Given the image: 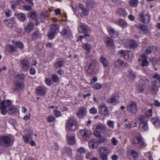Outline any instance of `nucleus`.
Segmentation results:
<instances>
[{
    "mask_svg": "<svg viewBox=\"0 0 160 160\" xmlns=\"http://www.w3.org/2000/svg\"><path fill=\"white\" fill-rule=\"evenodd\" d=\"M132 142L139 148L146 147L147 144L141 135H138L134 137L132 139Z\"/></svg>",
    "mask_w": 160,
    "mask_h": 160,
    "instance_id": "obj_1",
    "label": "nucleus"
},
{
    "mask_svg": "<svg viewBox=\"0 0 160 160\" xmlns=\"http://www.w3.org/2000/svg\"><path fill=\"white\" fill-rule=\"evenodd\" d=\"M65 127L67 131H76L78 128V123L75 120L69 118L67 121Z\"/></svg>",
    "mask_w": 160,
    "mask_h": 160,
    "instance_id": "obj_2",
    "label": "nucleus"
},
{
    "mask_svg": "<svg viewBox=\"0 0 160 160\" xmlns=\"http://www.w3.org/2000/svg\"><path fill=\"white\" fill-rule=\"evenodd\" d=\"M138 119L140 122L139 127L140 130L143 132L148 130V128L147 118L145 116H141L138 118Z\"/></svg>",
    "mask_w": 160,
    "mask_h": 160,
    "instance_id": "obj_3",
    "label": "nucleus"
},
{
    "mask_svg": "<svg viewBox=\"0 0 160 160\" xmlns=\"http://www.w3.org/2000/svg\"><path fill=\"white\" fill-rule=\"evenodd\" d=\"M11 138L6 136H0V145L4 147H9L11 144Z\"/></svg>",
    "mask_w": 160,
    "mask_h": 160,
    "instance_id": "obj_4",
    "label": "nucleus"
},
{
    "mask_svg": "<svg viewBox=\"0 0 160 160\" xmlns=\"http://www.w3.org/2000/svg\"><path fill=\"white\" fill-rule=\"evenodd\" d=\"M138 18L140 21L145 23H148L150 20V15L145 12H140L139 14Z\"/></svg>",
    "mask_w": 160,
    "mask_h": 160,
    "instance_id": "obj_5",
    "label": "nucleus"
},
{
    "mask_svg": "<svg viewBox=\"0 0 160 160\" xmlns=\"http://www.w3.org/2000/svg\"><path fill=\"white\" fill-rule=\"evenodd\" d=\"M95 68V64L93 61L89 60L87 62L85 67V70L87 72L90 74L93 72Z\"/></svg>",
    "mask_w": 160,
    "mask_h": 160,
    "instance_id": "obj_6",
    "label": "nucleus"
},
{
    "mask_svg": "<svg viewBox=\"0 0 160 160\" xmlns=\"http://www.w3.org/2000/svg\"><path fill=\"white\" fill-rule=\"evenodd\" d=\"M148 79L144 77H142L140 78L139 80V84H142V87H141L140 85L138 87V91L140 93H142L144 90L145 86L146 83H148Z\"/></svg>",
    "mask_w": 160,
    "mask_h": 160,
    "instance_id": "obj_7",
    "label": "nucleus"
},
{
    "mask_svg": "<svg viewBox=\"0 0 160 160\" xmlns=\"http://www.w3.org/2000/svg\"><path fill=\"white\" fill-rule=\"evenodd\" d=\"M92 128L94 130H97L102 133H105L108 129L105 125L100 123L93 125Z\"/></svg>",
    "mask_w": 160,
    "mask_h": 160,
    "instance_id": "obj_8",
    "label": "nucleus"
},
{
    "mask_svg": "<svg viewBox=\"0 0 160 160\" xmlns=\"http://www.w3.org/2000/svg\"><path fill=\"white\" fill-rule=\"evenodd\" d=\"M58 26L57 24H54L51 26V30L48 32V37L52 39L54 38L56 33L58 32Z\"/></svg>",
    "mask_w": 160,
    "mask_h": 160,
    "instance_id": "obj_9",
    "label": "nucleus"
},
{
    "mask_svg": "<svg viewBox=\"0 0 160 160\" xmlns=\"http://www.w3.org/2000/svg\"><path fill=\"white\" fill-rule=\"evenodd\" d=\"M79 132L83 140L85 141L88 140L91 135V131L87 129L80 130Z\"/></svg>",
    "mask_w": 160,
    "mask_h": 160,
    "instance_id": "obj_10",
    "label": "nucleus"
},
{
    "mask_svg": "<svg viewBox=\"0 0 160 160\" xmlns=\"http://www.w3.org/2000/svg\"><path fill=\"white\" fill-rule=\"evenodd\" d=\"M138 110V106L136 102L131 101L127 107L128 111L133 113H135Z\"/></svg>",
    "mask_w": 160,
    "mask_h": 160,
    "instance_id": "obj_11",
    "label": "nucleus"
},
{
    "mask_svg": "<svg viewBox=\"0 0 160 160\" xmlns=\"http://www.w3.org/2000/svg\"><path fill=\"white\" fill-rule=\"evenodd\" d=\"M99 111L100 114L103 116H106L108 113V110L106 106V104L103 103L101 104L99 107Z\"/></svg>",
    "mask_w": 160,
    "mask_h": 160,
    "instance_id": "obj_12",
    "label": "nucleus"
},
{
    "mask_svg": "<svg viewBox=\"0 0 160 160\" xmlns=\"http://www.w3.org/2000/svg\"><path fill=\"white\" fill-rule=\"evenodd\" d=\"M20 65L21 68L25 71H28L30 67L29 62L26 59H22L20 61Z\"/></svg>",
    "mask_w": 160,
    "mask_h": 160,
    "instance_id": "obj_13",
    "label": "nucleus"
},
{
    "mask_svg": "<svg viewBox=\"0 0 160 160\" xmlns=\"http://www.w3.org/2000/svg\"><path fill=\"white\" fill-rule=\"evenodd\" d=\"M108 31L110 35L113 38L118 37L119 34V32L116 30L114 28L112 27H109L108 29Z\"/></svg>",
    "mask_w": 160,
    "mask_h": 160,
    "instance_id": "obj_14",
    "label": "nucleus"
},
{
    "mask_svg": "<svg viewBox=\"0 0 160 160\" xmlns=\"http://www.w3.org/2000/svg\"><path fill=\"white\" fill-rule=\"evenodd\" d=\"M125 45L129 48L134 49L137 47L138 44L135 41L129 40L126 42Z\"/></svg>",
    "mask_w": 160,
    "mask_h": 160,
    "instance_id": "obj_15",
    "label": "nucleus"
},
{
    "mask_svg": "<svg viewBox=\"0 0 160 160\" xmlns=\"http://www.w3.org/2000/svg\"><path fill=\"white\" fill-rule=\"evenodd\" d=\"M89 28L88 26L84 23H80L79 24L78 29L79 32L84 34H86L88 32Z\"/></svg>",
    "mask_w": 160,
    "mask_h": 160,
    "instance_id": "obj_16",
    "label": "nucleus"
},
{
    "mask_svg": "<svg viewBox=\"0 0 160 160\" xmlns=\"http://www.w3.org/2000/svg\"><path fill=\"white\" fill-rule=\"evenodd\" d=\"M128 158L130 160H135L138 157V153L135 151L131 150L128 154Z\"/></svg>",
    "mask_w": 160,
    "mask_h": 160,
    "instance_id": "obj_17",
    "label": "nucleus"
},
{
    "mask_svg": "<svg viewBox=\"0 0 160 160\" xmlns=\"http://www.w3.org/2000/svg\"><path fill=\"white\" fill-rule=\"evenodd\" d=\"M87 112L86 108L82 107L79 109L77 115L79 118H82L86 115Z\"/></svg>",
    "mask_w": 160,
    "mask_h": 160,
    "instance_id": "obj_18",
    "label": "nucleus"
},
{
    "mask_svg": "<svg viewBox=\"0 0 160 160\" xmlns=\"http://www.w3.org/2000/svg\"><path fill=\"white\" fill-rule=\"evenodd\" d=\"M6 24L10 28H12L15 24L16 21L14 17L12 18L11 19H6L4 20Z\"/></svg>",
    "mask_w": 160,
    "mask_h": 160,
    "instance_id": "obj_19",
    "label": "nucleus"
},
{
    "mask_svg": "<svg viewBox=\"0 0 160 160\" xmlns=\"http://www.w3.org/2000/svg\"><path fill=\"white\" fill-rule=\"evenodd\" d=\"M36 92L38 95L43 96L46 92L45 88L43 86L38 87L36 88Z\"/></svg>",
    "mask_w": 160,
    "mask_h": 160,
    "instance_id": "obj_20",
    "label": "nucleus"
},
{
    "mask_svg": "<svg viewBox=\"0 0 160 160\" xmlns=\"http://www.w3.org/2000/svg\"><path fill=\"white\" fill-rule=\"evenodd\" d=\"M115 67L118 69H121L125 66L126 63L120 60L116 61L114 63Z\"/></svg>",
    "mask_w": 160,
    "mask_h": 160,
    "instance_id": "obj_21",
    "label": "nucleus"
},
{
    "mask_svg": "<svg viewBox=\"0 0 160 160\" xmlns=\"http://www.w3.org/2000/svg\"><path fill=\"white\" fill-rule=\"evenodd\" d=\"M64 61L62 60H58L54 62L53 68L55 69L60 68L64 65Z\"/></svg>",
    "mask_w": 160,
    "mask_h": 160,
    "instance_id": "obj_22",
    "label": "nucleus"
},
{
    "mask_svg": "<svg viewBox=\"0 0 160 160\" xmlns=\"http://www.w3.org/2000/svg\"><path fill=\"white\" fill-rule=\"evenodd\" d=\"M116 12L118 14L123 17H126L128 15V13L124 8H119L117 9Z\"/></svg>",
    "mask_w": 160,
    "mask_h": 160,
    "instance_id": "obj_23",
    "label": "nucleus"
},
{
    "mask_svg": "<svg viewBox=\"0 0 160 160\" xmlns=\"http://www.w3.org/2000/svg\"><path fill=\"white\" fill-rule=\"evenodd\" d=\"M116 23L123 28L126 27L128 24L126 22L122 19L120 18L116 21Z\"/></svg>",
    "mask_w": 160,
    "mask_h": 160,
    "instance_id": "obj_24",
    "label": "nucleus"
},
{
    "mask_svg": "<svg viewBox=\"0 0 160 160\" xmlns=\"http://www.w3.org/2000/svg\"><path fill=\"white\" fill-rule=\"evenodd\" d=\"M34 26L33 23L31 22H29L27 25L24 27V30L25 32L27 33L31 32L33 30Z\"/></svg>",
    "mask_w": 160,
    "mask_h": 160,
    "instance_id": "obj_25",
    "label": "nucleus"
},
{
    "mask_svg": "<svg viewBox=\"0 0 160 160\" xmlns=\"http://www.w3.org/2000/svg\"><path fill=\"white\" fill-rule=\"evenodd\" d=\"M118 54L121 55L123 57L125 58V57L128 54V58H131L132 56V52L128 51V52L125 50H120L118 51Z\"/></svg>",
    "mask_w": 160,
    "mask_h": 160,
    "instance_id": "obj_26",
    "label": "nucleus"
},
{
    "mask_svg": "<svg viewBox=\"0 0 160 160\" xmlns=\"http://www.w3.org/2000/svg\"><path fill=\"white\" fill-rule=\"evenodd\" d=\"M158 83L157 81L155 80H154L152 82L153 86L151 88V91L152 94H156L158 90V88L156 86V84H158Z\"/></svg>",
    "mask_w": 160,
    "mask_h": 160,
    "instance_id": "obj_27",
    "label": "nucleus"
},
{
    "mask_svg": "<svg viewBox=\"0 0 160 160\" xmlns=\"http://www.w3.org/2000/svg\"><path fill=\"white\" fill-rule=\"evenodd\" d=\"M98 143L97 140L95 139H93L89 142V146L91 148H93L95 147H98Z\"/></svg>",
    "mask_w": 160,
    "mask_h": 160,
    "instance_id": "obj_28",
    "label": "nucleus"
},
{
    "mask_svg": "<svg viewBox=\"0 0 160 160\" xmlns=\"http://www.w3.org/2000/svg\"><path fill=\"white\" fill-rule=\"evenodd\" d=\"M107 102L110 103L115 104L118 102L116 97L114 95H112L107 100Z\"/></svg>",
    "mask_w": 160,
    "mask_h": 160,
    "instance_id": "obj_29",
    "label": "nucleus"
},
{
    "mask_svg": "<svg viewBox=\"0 0 160 160\" xmlns=\"http://www.w3.org/2000/svg\"><path fill=\"white\" fill-rule=\"evenodd\" d=\"M127 75L128 78L132 80H134L136 78L135 73L131 69L128 70Z\"/></svg>",
    "mask_w": 160,
    "mask_h": 160,
    "instance_id": "obj_30",
    "label": "nucleus"
},
{
    "mask_svg": "<svg viewBox=\"0 0 160 160\" xmlns=\"http://www.w3.org/2000/svg\"><path fill=\"white\" fill-rule=\"evenodd\" d=\"M62 154L67 155V156H71L72 155V150L69 148L65 147L62 151Z\"/></svg>",
    "mask_w": 160,
    "mask_h": 160,
    "instance_id": "obj_31",
    "label": "nucleus"
},
{
    "mask_svg": "<svg viewBox=\"0 0 160 160\" xmlns=\"http://www.w3.org/2000/svg\"><path fill=\"white\" fill-rule=\"evenodd\" d=\"M156 49V47L155 46H148L146 48L143 49V50H145V53L148 54L152 52H154L155 51Z\"/></svg>",
    "mask_w": 160,
    "mask_h": 160,
    "instance_id": "obj_32",
    "label": "nucleus"
},
{
    "mask_svg": "<svg viewBox=\"0 0 160 160\" xmlns=\"http://www.w3.org/2000/svg\"><path fill=\"white\" fill-rule=\"evenodd\" d=\"M5 101H2L1 102V106L0 107V109H1V113L3 115H6L7 112V110H6V106L4 105Z\"/></svg>",
    "mask_w": 160,
    "mask_h": 160,
    "instance_id": "obj_33",
    "label": "nucleus"
},
{
    "mask_svg": "<svg viewBox=\"0 0 160 160\" xmlns=\"http://www.w3.org/2000/svg\"><path fill=\"white\" fill-rule=\"evenodd\" d=\"M103 40L107 46L110 47L113 45V43L112 38L105 37L104 38Z\"/></svg>",
    "mask_w": 160,
    "mask_h": 160,
    "instance_id": "obj_34",
    "label": "nucleus"
},
{
    "mask_svg": "<svg viewBox=\"0 0 160 160\" xmlns=\"http://www.w3.org/2000/svg\"><path fill=\"white\" fill-rule=\"evenodd\" d=\"M100 62L104 67H108L109 64V61L104 56H101L100 58Z\"/></svg>",
    "mask_w": 160,
    "mask_h": 160,
    "instance_id": "obj_35",
    "label": "nucleus"
},
{
    "mask_svg": "<svg viewBox=\"0 0 160 160\" xmlns=\"http://www.w3.org/2000/svg\"><path fill=\"white\" fill-rule=\"evenodd\" d=\"M6 48L7 50L11 53L16 52L17 51V47L13 46L12 45H7L6 46Z\"/></svg>",
    "mask_w": 160,
    "mask_h": 160,
    "instance_id": "obj_36",
    "label": "nucleus"
},
{
    "mask_svg": "<svg viewBox=\"0 0 160 160\" xmlns=\"http://www.w3.org/2000/svg\"><path fill=\"white\" fill-rule=\"evenodd\" d=\"M75 137L73 135H67V140L68 144L72 145L75 143Z\"/></svg>",
    "mask_w": 160,
    "mask_h": 160,
    "instance_id": "obj_37",
    "label": "nucleus"
},
{
    "mask_svg": "<svg viewBox=\"0 0 160 160\" xmlns=\"http://www.w3.org/2000/svg\"><path fill=\"white\" fill-rule=\"evenodd\" d=\"M41 36L42 34L40 33L39 31H37L32 34L31 38L32 40H35L41 38Z\"/></svg>",
    "mask_w": 160,
    "mask_h": 160,
    "instance_id": "obj_38",
    "label": "nucleus"
},
{
    "mask_svg": "<svg viewBox=\"0 0 160 160\" xmlns=\"http://www.w3.org/2000/svg\"><path fill=\"white\" fill-rule=\"evenodd\" d=\"M152 122L155 127L158 128L160 126V120L157 117L152 118Z\"/></svg>",
    "mask_w": 160,
    "mask_h": 160,
    "instance_id": "obj_39",
    "label": "nucleus"
},
{
    "mask_svg": "<svg viewBox=\"0 0 160 160\" xmlns=\"http://www.w3.org/2000/svg\"><path fill=\"white\" fill-rule=\"evenodd\" d=\"M22 137L24 142L26 143H29L30 141L32 140V136L30 133L23 136Z\"/></svg>",
    "mask_w": 160,
    "mask_h": 160,
    "instance_id": "obj_40",
    "label": "nucleus"
},
{
    "mask_svg": "<svg viewBox=\"0 0 160 160\" xmlns=\"http://www.w3.org/2000/svg\"><path fill=\"white\" fill-rule=\"evenodd\" d=\"M52 81L54 83H58L60 82V78L56 74H52L51 76Z\"/></svg>",
    "mask_w": 160,
    "mask_h": 160,
    "instance_id": "obj_41",
    "label": "nucleus"
},
{
    "mask_svg": "<svg viewBox=\"0 0 160 160\" xmlns=\"http://www.w3.org/2000/svg\"><path fill=\"white\" fill-rule=\"evenodd\" d=\"M137 27L144 33H147V32L148 28L145 26L141 24H138L137 25Z\"/></svg>",
    "mask_w": 160,
    "mask_h": 160,
    "instance_id": "obj_42",
    "label": "nucleus"
},
{
    "mask_svg": "<svg viewBox=\"0 0 160 160\" xmlns=\"http://www.w3.org/2000/svg\"><path fill=\"white\" fill-rule=\"evenodd\" d=\"M16 88H15V90L16 91L18 90H21L23 88L24 85L22 83H20L18 81H16L14 82Z\"/></svg>",
    "mask_w": 160,
    "mask_h": 160,
    "instance_id": "obj_43",
    "label": "nucleus"
},
{
    "mask_svg": "<svg viewBox=\"0 0 160 160\" xmlns=\"http://www.w3.org/2000/svg\"><path fill=\"white\" fill-rule=\"evenodd\" d=\"M12 42L15 45L17 46L18 48L22 49L23 48L24 44L23 43L20 41H12Z\"/></svg>",
    "mask_w": 160,
    "mask_h": 160,
    "instance_id": "obj_44",
    "label": "nucleus"
},
{
    "mask_svg": "<svg viewBox=\"0 0 160 160\" xmlns=\"http://www.w3.org/2000/svg\"><path fill=\"white\" fill-rule=\"evenodd\" d=\"M82 46L83 48L87 50L86 53L87 54H89L91 51L90 45L89 44L85 43L83 44Z\"/></svg>",
    "mask_w": 160,
    "mask_h": 160,
    "instance_id": "obj_45",
    "label": "nucleus"
},
{
    "mask_svg": "<svg viewBox=\"0 0 160 160\" xmlns=\"http://www.w3.org/2000/svg\"><path fill=\"white\" fill-rule=\"evenodd\" d=\"M28 15L31 18L36 20L38 19V16L36 12H31L29 13Z\"/></svg>",
    "mask_w": 160,
    "mask_h": 160,
    "instance_id": "obj_46",
    "label": "nucleus"
},
{
    "mask_svg": "<svg viewBox=\"0 0 160 160\" xmlns=\"http://www.w3.org/2000/svg\"><path fill=\"white\" fill-rule=\"evenodd\" d=\"M130 5L132 7H136L138 4V0H131L129 2Z\"/></svg>",
    "mask_w": 160,
    "mask_h": 160,
    "instance_id": "obj_47",
    "label": "nucleus"
},
{
    "mask_svg": "<svg viewBox=\"0 0 160 160\" xmlns=\"http://www.w3.org/2000/svg\"><path fill=\"white\" fill-rule=\"evenodd\" d=\"M18 19L22 21H24L26 18V15L25 14L22 13H20L18 14Z\"/></svg>",
    "mask_w": 160,
    "mask_h": 160,
    "instance_id": "obj_48",
    "label": "nucleus"
},
{
    "mask_svg": "<svg viewBox=\"0 0 160 160\" xmlns=\"http://www.w3.org/2000/svg\"><path fill=\"white\" fill-rule=\"evenodd\" d=\"M114 123L115 122L114 121L109 120L107 121V124L110 128H113L114 126Z\"/></svg>",
    "mask_w": 160,
    "mask_h": 160,
    "instance_id": "obj_49",
    "label": "nucleus"
},
{
    "mask_svg": "<svg viewBox=\"0 0 160 160\" xmlns=\"http://www.w3.org/2000/svg\"><path fill=\"white\" fill-rule=\"evenodd\" d=\"M47 121L48 122H51L55 119V117L53 115L48 116L47 117Z\"/></svg>",
    "mask_w": 160,
    "mask_h": 160,
    "instance_id": "obj_50",
    "label": "nucleus"
},
{
    "mask_svg": "<svg viewBox=\"0 0 160 160\" xmlns=\"http://www.w3.org/2000/svg\"><path fill=\"white\" fill-rule=\"evenodd\" d=\"M94 89H101L102 87V85L99 83H96L93 85V86Z\"/></svg>",
    "mask_w": 160,
    "mask_h": 160,
    "instance_id": "obj_51",
    "label": "nucleus"
},
{
    "mask_svg": "<svg viewBox=\"0 0 160 160\" xmlns=\"http://www.w3.org/2000/svg\"><path fill=\"white\" fill-rule=\"evenodd\" d=\"M89 112L90 113L95 115L97 113V110L95 107H92L89 109Z\"/></svg>",
    "mask_w": 160,
    "mask_h": 160,
    "instance_id": "obj_52",
    "label": "nucleus"
},
{
    "mask_svg": "<svg viewBox=\"0 0 160 160\" xmlns=\"http://www.w3.org/2000/svg\"><path fill=\"white\" fill-rule=\"evenodd\" d=\"M17 78H18L19 80L23 81L24 80L25 76V75L22 73H20L18 74L16 76Z\"/></svg>",
    "mask_w": 160,
    "mask_h": 160,
    "instance_id": "obj_53",
    "label": "nucleus"
},
{
    "mask_svg": "<svg viewBox=\"0 0 160 160\" xmlns=\"http://www.w3.org/2000/svg\"><path fill=\"white\" fill-rule=\"evenodd\" d=\"M86 149L84 148L81 147L77 150V152L80 154H83L86 152Z\"/></svg>",
    "mask_w": 160,
    "mask_h": 160,
    "instance_id": "obj_54",
    "label": "nucleus"
},
{
    "mask_svg": "<svg viewBox=\"0 0 160 160\" xmlns=\"http://www.w3.org/2000/svg\"><path fill=\"white\" fill-rule=\"evenodd\" d=\"M148 62L146 58H143L142 61V66L143 67L147 66L148 65Z\"/></svg>",
    "mask_w": 160,
    "mask_h": 160,
    "instance_id": "obj_55",
    "label": "nucleus"
},
{
    "mask_svg": "<svg viewBox=\"0 0 160 160\" xmlns=\"http://www.w3.org/2000/svg\"><path fill=\"white\" fill-rule=\"evenodd\" d=\"M5 13L6 16L8 18L10 17L12 14V11L8 9H6L5 10Z\"/></svg>",
    "mask_w": 160,
    "mask_h": 160,
    "instance_id": "obj_56",
    "label": "nucleus"
},
{
    "mask_svg": "<svg viewBox=\"0 0 160 160\" xmlns=\"http://www.w3.org/2000/svg\"><path fill=\"white\" fill-rule=\"evenodd\" d=\"M100 149H102L106 153H108L111 152L110 150L106 147H100Z\"/></svg>",
    "mask_w": 160,
    "mask_h": 160,
    "instance_id": "obj_57",
    "label": "nucleus"
},
{
    "mask_svg": "<svg viewBox=\"0 0 160 160\" xmlns=\"http://www.w3.org/2000/svg\"><path fill=\"white\" fill-rule=\"evenodd\" d=\"M9 110L12 112V113H14L17 110L16 107L15 106H12L9 107Z\"/></svg>",
    "mask_w": 160,
    "mask_h": 160,
    "instance_id": "obj_58",
    "label": "nucleus"
},
{
    "mask_svg": "<svg viewBox=\"0 0 160 160\" xmlns=\"http://www.w3.org/2000/svg\"><path fill=\"white\" fill-rule=\"evenodd\" d=\"M45 81L46 83L48 86H50L52 84V82L50 79L49 78H46Z\"/></svg>",
    "mask_w": 160,
    "mask_h": 160,
    "instance_id": "obj_59",
    "label": "nucleus"
},
{
    "mask_svg": "<svg viewBox=\"0 0 160 160\" xmlns=\"http://www.w3.org/2000/svg\"><path fill=\"white\" fill-rule=\"evenodd\" d=\"M92 153V152H88L86 156V158L87 159H89L91 160V159L93 157Z\"/></svg>",
    "mask_w": 160,
    "mask_h": 160,
    "instance_id": "obj_60",
    "label": "nucleus"
},
{
    "mask_svg": "<svg viewBox=\"0 0 160 160\" xmlns=\"http://www.w3.org/2000/svg\"><path fill=\"white\" fill-rule=\"evenodd\" d=\"M100 155V158L102 160H108L107 155V154H103L102 153H101V155Z\"/></svg>",
    "mask_w": 160,
    "mask_h": 160,
    "instance_id": "obj_61",
    "label": "nucleus"
},
{
    "mask_svg": "<svg viewBox=\"0 0 160 160\" xmlns=\"http://www.w3.org/2000/svg\"><path fill=\"white\" fill-rule=\"evenodd\" d=\"M52 149L55 151H58V150L59 148V147L58 145V144L56 143H55L52 146Z\"/></svg>",
    "mask_w": 160,
    "mask_h": 160,
    "instance_id": "obj_62",
    "label": "nucleus"
},
{
    "mask_svg": "<svg viewBox=\"0 0 160 160\" xmlns=\"http://www.w3.org/2000/svg\"><path fill=\"white\" fill-rule=\"evenodd\" d=\"M54 115L56 117H58L61 116V113L60 111L55 109L54 110Z\"/></svg>",
    "mask_w": 160,
    "mask_h": 160,
    "instance_id": "obj_63",
    "label": "nucleus"
},
{
    "mask_svg": "<svg viewBox=\"0 0 160 160\" xmlns=\"http://www.w3.org/2000/svg\"><path fill=\"white\" fill-rule=\"evenodd\" d=\"M23 7L24 10L26 11H30L32 9L31 7L28 5L23 6Z\"/></svg>",
    "mask_w": 160,
    "mask_h": 160,
    "instance_id": "obj_64",
    "label": "nucleus"
}]
</instances>
